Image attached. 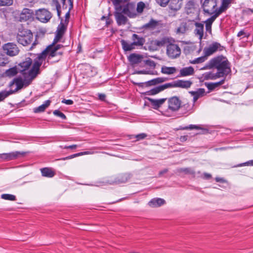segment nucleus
<instances>
[{"label": "nucleus", "mask_w": 253, "mask_h": 253, "mask_svg": "<svg viewBox=\"0 0 253 253\" xmlns=\"http://www.w3.org/2000/svg\"><path fill=\"white\" fill-rule=\"evenodd\" d=\"M63 47L64 46L62 44L52 42L34 59L33 63L34 68H37L40 71L41 66L46 57L47 61L49 62L54 57L58 56L61 57L63 52L59 50Z\"/></svg>", "instance_id": "obj_1"}, {"label": "nucleus", "mask_w": 253, "mask_h": 253, "mask_svg": "<svg viewBox=\"0 0 253 253\" xmlns=\"http://www.w3.org/2000/svg\"><path fill=\"white\" fill-rule=\"evenodd\" d=\"M208 66L210 68H215L217 72L223 77L226 78L231 70L230 63L225 56L223 55L217 56L211 59Z\"/></svg>", "instance_id": "obj_2"}, {"label": "nucleus", "mask_w": 253, "mask_h": 253, "mask_svg": "<svg viewBox=\"0 0 253 253\" xmlns=\"http://www.w3.org/2000/svg\"><path fill=\"white\" fill-rule=\"evenodd\" d=\"M40 73V71L38 69L34 68V65H33L32 68L28 71V77L22 80L21 78H18L14 80L15 84L16 85L15 90L20 89L24 86H27L31 84L32 81Z\"/></svg>", "instance_id": "obj_3"}, {"label": "nucleus", "mask_w": 253, "mask_h": 253, "mask_svg": "<svg viewBox=\"0 0 253 253\" xmlns=\"http://www.w3.org/2000/svg\"><path fill=\"white\" fill-rule=\"evenodd\" d=\"M33 40V35L31 31L22 27L18 28L16 36L17 42L23 46L30 44Z\"/></svg>", "instance_id": "obj_4"}, {"label": "nucleus", "mask_w": 253, "mask_h": 253, "mask_svg": "<svg viewBox=\"0 0 253 253\" xmlns=\"http://www.w3.org/2000/svg\"><path fill=\"white\" fill-rule=\"evenodd\" d=\"M181 54V49L179 45L175 43V41L171 39V41L167 45V54L171 59L178 57Z\"/></svg>", "instance_id": "obj_5"}, {"label": "nucleus", "mask_w": 253, "mask_h": 253, "mask_svg": "<svg viewBox=\"0 0 253 253\" xmlns=\"http://www.w3.org/2000/svg\"><path fill=\"white\" fill-rule=\"evenodd\" d=\"M202 7L205 13L212 15L215 14L217 10V0H205Z\"/></svg>", "instance_id": "obj_6"}, {"label": "nucleus", "mask_w": 253, "mask_h": 253, "mask_svg": "<svg viewBox=\"0 0 253 253\" xmlns=\"http://www.w3.org/2000/svg\"><path fill=\"white\" fill-rule=\"evenodd\" d=\"M3 52L8 56H14L18 54L20 50L14 42H7L2 45Z\"/></svg>", "instance_id": "obj_7"}, {"label": "nucleus", "mask_w": 253, "mask_h": 253, "mask_svg": "<svg viewBox=\"0 0 253 253\" xmlns=\"http://www.w3.org/2000/svg\"><path fill=\"white\" fill-rule=\"evenodd\" d=\"M35 15L38 20L43 23L47 22L52 17L51 13L45 8L36 10Z\"/></svg>", "instance_id": "obj_8"}, {"label": "nucleus", "mask_w": 253, "mask_h": 253, "mask_svg": "<svg viewBox=\"0 0 253 253\" xmlns=\"http://www.w3.org/2000/svg\"><path fill=\"white\" fill-rule=\"evenodd\" d=\"M33 60L31 58H27L25 61L20 63L18 65L19 72L21 73L24 78L28 77V71L30 67L31 66Z\"/></svg>", "instance_id": "obj_9"}, {"label": "nucleus", "mask_w": 253, "mask_h": 253, "mask_svg": "<svg viewBox=\"0 0 253 253\" xmlns=\"http://www.w3.org/2000/svg\"><path fill=\"white\" fill-rule=\"evenodd\" d=\"M121 10L125 15L130 18L136 15V6L133 2H127L122 5Z\"/></svg>", "instance_id": "obj_10"}, {"label": "nucleus", "mask_w": 253, "mask_h": 253, "mask_svg": "<svg viewBox=\"0 0 253 253\" xmlns=\"http://www.w3.org/2000/svg\"><path fill=\"white\" fill-rule=\"evenodd\" d=\"M224 47L217 42H213L204 48L203 52L207 57L212 55L217 51L223 50Z\"/></svg>", "instance_id": "obj_11"}, {"label": "nucleus", "mask_w": 253, "mask_h": 253, "mask_svg": "<svg viewBox=\"0 0 253 253\" xmlns=\"http://www.w3.org/2000/svg\"><path fill=\"white\" fill-rule=\"evenodd\" d=\"M168 109L172 112L178 111L181 107V100L176 96H173L169 99L168 101Z\"/></svg>", "instance_id": "obj_12"}, {"label": "nucleus", "mask_w": 253, "mask_h": 253, "mask_svg": "<svg viewBox=\"0 0 253 253\" xmlns=\"http://www.w3.org/2000/svg\"><path fill=\"white\" fill-rule=\"evenodd\" d=\"M114 16L118 25H125L127 21V17L124 15V14L121 8H116L115 10Z\"/></svg>", "instance_id": "obj_13"}, {"label": "nucleus", "mask_w": 253, "mask_h": 253, "mask_svg": "<svg viewBox=\"0 0 253 253\" xmlns=\"http://www.w3.org/2000/svg\"><path fill=\"white\" fill-rule=\"evenodd\" d=\"M34 12L32 9L24 8L21 12L19 15V21L21 22L26 21L33 17Z\"/></svg>", "instance_id": "obj_14"}, {"label": "nucleus", "mask_w": 253, "mask_h": 253, "mask_svg": "<svg viewBox=\"0 0 253 253\" xmlns=\"http://www.w3.org/2000/svg\"><path fill=\"white\" fill-rule=\"evenodd\" d=\"M192 84V82L190 81L178 80L171 83H169L170 85V88L178 87L184 88H189Z\"/></svg>", "instance_id": "obj_15"}, {"label": "nucleus", "mask_w": 253, "mask_h": 253, "mask_svg": "<svg viewBox=\"0 0 253 253\" xmlns=\"http://www.w3.org/2000/svg\"><path fill=\"white\" fill-rule=\"evenodd\" d=\"M25 153L18 151L0 154V158L6 161L17 159L20 155H24Z\"/></svg>", "instance_id": "obj_16"}, {"label": "nucleus", "mask_w": 253, "mask_h": 253, "mask_svg": "<svg viewBox=\"0 0 253 253\" xmlns=\"http://www.w3.org/2000/svg\"><path fill=\"white\" fill-rule=\"evenodd\" d=\"M66 27L62 23L58 25L55 38L52 42L57 43L61 40L63 37L65 31Z\"/></svg>", "instance_id": "obj_17"}, {"label": "nucleus", "mask_w": 253, "mask_h": 253, "mask_svg": "<svg viewBox=\"0 0 253 253\" xmlns=\"http://www.w3.org/2000/svg\"><path fill=\"white\" fill-rule=\"evenodd\" d=\"M169 86H170V85L169 84V83H166L150 89L146 92V94L149 95H155L167 88H170Z\"/></svg>", "instance_id": "obj_18"}, {"label": "nucleus", "mask_w": 253, "mask_h": 253, "mask_svg": "<svg viewBox=\"0 0 253 253\" xmlns=\"http://www.w3.org/2000/svg\"><path fill=\"white\" fill-rule=\"evenodd\" d=\"M145 27L150 30H154L162 28L163 24L161 21H157L151 19L148 23L145 24Z\"/></svg>", "instance_id": "obj_19"}, {"label": "nucleus", "mask_w": 253, "mask_h": 253, "mask_svg": "<svg viewBox=\"0 0 253 253\" xmlns=\"http://www.w3.org/2000/svg\"><path fill=\"white\" fill-rule=\"evenodd\" d=\"M183 0H169V7L170 9L177 11L182 7Z\"/></svg>", "instance_id": "obj_20"}, {"label": "nucleus", "mask_w": 253, "mask_h": 253, "mask_svg": "<svg viewBox=\"0 0 253 253\" xmlns=\"http://www.w3.org/2000/svg\"><path fill=\"white\" fill-rule=\"evenodd\" d=\"M132 40L133 41V44L135 47L142 46L145 42V39L143 37H140L136 34H133L132 35Z\"/></svg>", "instance_id": "obj_21"}, {"label": "nucleus", "mask_w": 253, "mask_h": 253, "mask_svg": "<svg viewBox=\"0 0 253 253\" xmlns=\"http://www.w3.org/2000/svg\"><path fill=\"white\" fill-rule=\"evenodd\" d=\"M231 1L232 0H222L221 5L219 8H217V10L215 14L219 16L221 13L226 10L230 6Z\"/></svg>", "instance_id": "obj_22"}, {"label": "nucleus", "mask_w": 253, "mask_h": 253, "mask_svg": "<svg viewBox=\"0 0 253 253\" xmlns=\"http://www.w3.org/2000/svg\"><path fill=\"white\" fill-rule=\"evenodd\" d=\"M128 60L132 64H136L141 63L143 56L136 53H131L128 57Z\"/></svg>", "instance_id": "obj_23"}, {"label": "nucleus", "mask_w": 253, "mask_h": 253, "mask_svg": "<svg viewBox=\"0 0 253 253\" xmlns=\"http://www.w3.org/2000/svg\"><path fill=\"white\" fill-rule=\"evenodd\" d=\"M148 99L150 102L153 108L154 109H158L165 103L167 99L161 98L159 99H155L149 98Z\"/></svg>", "instance_id": "obj_24"}, {"label": "nucleus", "mask_w": 253, "mask_h": 253, "mask_svg": "<svg viewBox=\"0 0 253 253\" xmlns=\"http://www.w3.org/2000/svg\"><path fill=\"white\" fill-rule=\"evenodd\" d=\"M194 74V69L191 67H184L179 71V77H186L193 75Z\"/></svg>", "instance_id": "obj_25"}, {"label": "nucleus", "mask_w": 253, "mask_h": 253, "mask_svg": "<svg viewBox=\"0 0 253 253\" xmlns=\"http://www.w3.org/2000/svg\"><path fill=\"white\" fill-rule=\"evenodd\" d=\"M220 77H223L217 72L215 73L212 72H208L203 74V78L205 80H214Z\"/></svg>", "instance_id": "obj_26"}, {"label": "nucleus", "mask_w": 253, "mask_h": 253, "mask_svg": "<svg viewBox=\"0 0 253 253\" xmlns=\"http://www.w3.org/2000/svg\"><path fill=\"white\" fill-rule=\"evenodd\" d=\"M190 93L193 96V103H195L200 97L205 95V90L204 88H200L198 89L196 91H190Z\"/></svg>", "instance_id": "obj_27"}, {"label": "nucleus", "mask_w": 253, "mask_h": 253, "mask_svg": "<svg viewBox=\"0 0 253 253\" xmlns=\"http://www.w3.org/2000/svg\"><path fill=\"white\" fill-rule=\"evenodd\" d=\"M196 29L194 30L195 35L199 36V40H201L204 36V24L201 23H195Z\"/></svg>", "instance_id": "obj_28"}, {"label": "nucleus", "mask_w": 253, "mask_h": 253, "mask_svg": "<svg viewBox=\"0 0 253 253\" xmlns=\"http://www.w3.org/2000/svg\"><path fill=\"white\" fill-rule=\"evenodd\" d=\"M165 203V201L161 198H154L149 202L148 205L152 208H156L161 206Z\"/></svg>", "instance_id": "obj_29"}, {"label": "nucleus", "mask_w": 253, "mask_h": 253, "mask_svg": "<svg viewBox=\"0 0 253 253\" xmlns=\"http://www.w3.org/2000/svg\"><path fill=\"white\" fill-rule=\"evenodd\" d=\"M40 170L42 176L44 177L51 178L55 175L54 171L50 168H42Z\"/></svg>", "instance_id": "obj_30"}, {"label": "nucleus", "mask_w": 253, "mask_h": 253, "mask_svg": "<svg viewBox=\"0 0 253 253\" xmlns=\"http://www.w3.org/2000/svg\"><path fill=\"white\" fill-rule=\"evenodd\" d=\"M218 16L214 14L211 16L210 18L205 21L206 29L207 31L211 33V25L214 20Z\"/></svg>", "instance_id": "obj_31"}, {"label": "nucleus", "mask_w": 253, "mask_h": 253, "mask_svg": "<svg viewBox=\"0 0 253 253\" xmlns=\"http://www.w3.org/2000/svg\"><path fill=\"white\" fill-rule=\"evenodd\" d=\"M225 78H226L224 77V78L223 79L221 80L219 82H216V83H206L205 85L207 86V87L210 91H212L215 88H216L219 87L220 85L223 84L225 82Z\"/></svg>", "instance_id": "obj_32"}, {"label": "nucleus", "mask_w": 253, "mask_h": 253, "mask_svg": "<svg viewBox=\"0 0 253 253\" xmlns=\"http://www.w3.org/2000/svg\"><path fill=\"white\" fill-rule=\"evenodd\" d=\"M131 175L128 173L120 174L116 178V182L118 183H124L127 182L131 178Z\"/></svg>", "instance_id": "obj_33"}, {"label": "nucleus", "mask_w": 253, "mask_h": 253, "mask_svg": "<svg viewBox=\"0 0 253 253\" xmlns=\"http://www.w3.org/2000/svg\"><path fill=\"white\" fill-rule=\"evenodd\" d=\"M121 42L122 48L125 51H131L135 48L132 42L129 43L124 40H122Z\"/></svg>", "instance_id": "obj_34"}, {"label": "nucleus", "mask_w": 253, "mask_h": 253, "mask_svg": "<svg viewBox=\"0 0 253 253\" xmlns=\"http://www.w3.org/2000/svg\"><path fill=\"white\" fill-rule=\"evenodd\" d=\"M50 102L49 100H46L42 105L35 108L34 109V112L36 113L44 112L46 108L50 105Z\"/></svg>", "instance_id": "obj_35"}, {"label": "nucleus", "mask_w": 253, "mask_h": 253, "mask_svg": "<svg viewBox=\"0 0 253 253\" xmlns=\"http://www.w3.org/2000/svg\"><path fill=\"white\" fill-rule=\"evenodd\" d=\"M171 39L172 38L165 37L160 40H155L154 41V44L159 47L163 46L165 45L167 46L170 41H171Z\"/></svg>", "instance_id": "obj_36"}, {"label": "nucleus", "mask_w": 253, "mask_h": 253, "mask_svg": "<svg viewBox=\"0 0 253 253\" xmlns=\"http://www.w3.org/2000/svg\"><path fill=\"white\" fill-rule=\"evenodd\" d=\"M176 69L174 67L163 66L161 68V72L164 74L170 75L176 72Z\"/></svg>", "instance_id": "obj_37"}, {"label": "nucleus", "mask_w": 253, "mask_h": 253, "mask_svg": "<svg viewBox=\"0 0 253 253\" xmlns=\"http://www.w3.org/2000/svg\"><path fill=\"white\" fill-rule=\"evenodd\" d=\"M18 72L16 67H13L6 70L4 74L6 77H12L15 76Z\"/></svg>", "instance_id": "obj_38"}, {"label": "nucleus", "mask_w": 253, "mask_h": 253, "mask_svg": "<svg viewBox=\"0 0 253 253\" xmlns=\"http://www.w3.org/2000/svg\"><path fill=\"white\" fill-rule=\"evenodd\" d=\"M187 30L188 27L186 22H182L177 28L176 33L177 34H184Z\"/></svg>", "instance_id": "obj_39"}, {"label": "nucleus", "mask_w": 253, "mask_h": 253, "mask_svg": "<svg viewBox=\"0 0 253 253\" xmlns=\"http://www.w3.org/2000/svg\"><path fill=\"white\" fill-rule=\"evenodd\" d=\"M15 90H10L9 91L3 90L0 92V102L3 101L5 98L15 92Z\"/></svg>", "instance_id": "obj_40"}, {"label": "nucleus", "mask_w": 253, "mask_h": 253, "mask_svg": "<svg viewBox=\"0 0 253 253\" xmlns=\"http://www.w3.org/2000/svg\"><path fill=\"white\" fill-rule=\"evenodd\" d=\"M207 59V56H206L205 54H204V56L198 57L193 61H191V63L192 64H199L203 62H204L206 59Z\"/></svg>", "instance_id": "obj_41"}, {"label": "nucleus", "mask_w": 253, "mask_h": 253, "mask_svg": "<svg viewBox=\"0 0 253 253\" xmlns=\"http://www.w3.org/2000/svg\"><path fill=\"white\" fill-rule=\"evenodd\" d=\"M1 198L4 200L9 201H15V196L9 194H3L1 195Z\"/></svg>", "instance_id": "obj_42"}, {"label": "nucleus", "mask_w": 253, "mask_h": 253, "mask_svg": "<svg viewBox=\"0 0 253 253\" xmlns=\"http://www.w3.org/2000/svg\"><path fill=\"white\" fill-rule=\"evenodd\" d=\"M181 129L184 130V129H203V127L200 125H190L188 126H185L182 128Z\"/></svg>", "instance_id": "obj_43"}, {"label": "nucleus", "mask_w": 253, "mask_h": 253, "mask_svg": "<svg viewBox=\"0 0 253 253\" xmlns=\"http://www.w3.org/2000/svg\"><path fill=\"white\" fill-rule=\"evenodd\" d=\"M194 104V103H193L192 104L187 103L183 104L182 106L181 105V107L185 112H189L192 110Z\"/></svg>", "instance_id": "obj_44"}, {"label": "nucleus", "mask_w": 253, "mask_h": 253, "mask_svg": "<svg viewBox=\"0 0 253 253\" xmlns=\"http://www.w3.org/2000/svg\"><path fill=\"white\" fill-rule=\"evenodd\" d=\"M145 5L143 2L140 1L137 3L136 11L138 13H142L145 8Z\"/></svg>", "instance_id": "obj_45"}, {"label": "nucleus", "mask_w": 253, "mask_h": 253, "mask_svg": "<svg viewBox=\"0 0 253 253\" xmlns=\"http://www.w3.org/2000/svg\"><path fill=\"white\" fill-rule=\"evenodd\" d=\"M112 2L115 10L116 9V8H121L122 4L123 3V0H111Z\"/></svg>", "instance_id": "obj_46"}, {"label": "nucleus", "mask_w": 253, "mask_h": 253, "mask_svg": "<svg viewBox=\"0 0 253 253\" xmlns=\"http://www.w3.org/2000/svg\"><path fill=\"white\" fill-rule=\"evenodd\" d=\"M53 114L55 116L59 117H60V118H61L63 120H65L66 119V117L65 115V114L64 113H63L62 112H61V111H60L59 110H54L53 112Z\"/></svg>", "instance_id": "obj_47"}, {"label": "nucleus", "mask_w": 253, "mask_h": 253, "mask_svg": "<svg viewBox=\"0 0 253 253\" xmlns=\"http://www.w3.org/2000/svg\"><path fill=\"white\" fill-rule=\"evenodd\" d=\"M13 0H0V6H9L12 4Z\"/></svg>", "instance_id": "obj_48"}, {"label": "nucleus", "mask_w": 253, "mask_h": 253, "mask_svg": "<svg viewBox=\"0 0 253 253\" xmlns=\"http://www.w3.org/2000/svg\"><path fill=\"white\" fill-rule=\"evenodd\" d=\"M147 136V134L145 133H141L136 135L134 136L136 139L137 141L144 139Z\"/></svg>", "instance_id": "obj_49"}, {"label": "nucleus", "mask_w": 253, "mask_h": 253, "mask_svg": "<svg viewBox=\"0 0 253 253\" xmlns=\"http://www.w3.org/2000/svg\"><path fill=\"white\" fill-rule=\"evenodd\" d=\"M156 2L162 7H166L169 0H155Z\"/></svg>", "instance_id": "obj_50"}, {"label": "nucleus", "mask_w": 253, "mask_h": 253, "mask_svg": "<svg viewBox=\"0 0 253 253\" xmlns=\"http://www.w3.org/2000/svg\"><path fill=\"white\" fill-rule=\"evenodd\" d=\"M155 80H156V84H158L162 83H163V82L167 81L168 78H165V77H159V78H155Z\"/></svg>", "instance_id": "obj_51"}, {"label": "nucleus", "mask_w": 253, "mask_h": 253, "mask_svg": "<svg viewBox=\"0 0 253 253\" xmlns=\"http://www.w3.org/2000/svg\"><path fill=\"white\" fill-rule=\"evenodd\" d=\"M61 102L62 103L66 104L67 105H72L74 103L73 101L71 99H65L62 100Z\"/></svg>", "instance_id": "obj_52"}, {"label": "nucleus", "mask_w": 253, "mask_h": 253, "mask_svg": "<svg viewBox=\"0 0 253 253\" xmlns=\"http://www.w3.org/2000/svg\"><path fill=\"white\" fill-rule=\"evenodd\" d=\"M61 147L63 149H76L77 147V145L76 144H74V145H69V146H65L64 147L61 146Z\"/></svg>", "instance_id": "obj_53"}, {"label": "nucleus", "mask_w": 253, "mask_h": 253, "mask_svg": "<svg viewBox=\"0 0 253 253\" xmlns=\"http://www.w3.org/2000/svg\"><path fill=\"white\" fill-rule=\"evenodd\" d=\"M146 84L148 86L154 85L157 84L156 83L155 79H152L151 80L148 81L147 82H146Z\"/></svg>", "instance_id": "obj_54"}, {"label": "nucleus", "mask_w": 253, "mask_h": 253, "mask_svg": "<svg viewBox=\"0 0 253 253\" xmlns=\"http://www.w3.org/2000/svg\"><path fill=\"white\" fill-rule=\"evenodd\" d=\"M241 36H243L244 37H248V35H246V33L244 32V30H241L237 34V37H241Z\"/></svg>", "instance_id": "obj_55"}, {"label": "nucleus", "mask_w": 253, "mask_h": 253, "mask_svg": "<svg viewBox=\"0 0 253 253\" xmlns=\"http://www.w3.org/2000/svg\"><path fill=\"white\" fill-rule=\"evenodd\" d=\"M52 2L55 5L56 8L61 9V5L58 0H52Z\"/></svg>", "instance_id": "obj_56"}, {"label": "nucleus", "mask_w": 253, "mask_h": 253, "mask_svg": "<svg viewBox=\"0 0 253 253\" xmlns=\"http://www.w3.org/2000/svg\"><path fill=\"white\" fill-rule=\"evenodd\" d=\"M246 165L253 166V160L249 161L245 163L242 164L240 165V166H246Z\"/></svg>", "instance_id": "obj_57"}, {"label": "nucleus", "mask_w": 253, "mask_h": 253, "mask_svg": "<svg viewBox=\"0 0 253 253\" xmlns=\"http://www.w3.org/2000/svg\"><path fill=\"white\" fill-rule=\"evenodd\" d=\"M187 137H188L187 135L181 136L179 138V140L181 142H183L187 140Z\"/></svg>", "instance_id": "obj_58"}, {"label": "nucleus", "mask_w": 253, "mask_h": 253, "mask_svg": "<svg viewBox=\"0 0 253 253\" xmlns=\"http://www.w3.org/2000/svg\"><path fill=\"white\" fill-rule=\"evenodd\" d=\"M245 12L247 14H249V15L252 14L253 13V9H251V8H248L245 10Z\"/></svg>", "instance_id": "obj_59"}, {"label": "nucleus", "mask_w": 253, "mask_h": 253, "mask_svg": "<svg viewBox=\"0 0 253 253\" xmlns=\"http://www.w3.org/2000/svg\"><path fill=\"white\" fill-rule=\"evenodd\" d=\"M98 97L99 99L101 100H104L106 97V95L104 94H99Z\"/></svg>", "instance_id": "obj_60"}, {"label": "nucleus", "mask_w": 253, "mask_h": 253, "mask_svg": "<svg viewBox=\"0 0 253 253\" xmlns=\"http://www.w3.org/2000/svg\"><path fill=\"white\" fill-rule=\"evenodd\" d=\"M204 178L207 179H209L211 177V174H209V173H205L204 174Z\"/></svg>", "instance_id": "obj_61"}, {"label": "nucleus", "mask_w": 253, "mask_h": 253, "mask_svg": "<svg viewBox=\"0 0 253 253\" xmlns=\"http://www.w3.org/2000/svg\"><path fill=\"white\" fill-rule=\"evenodd\" d=\"M81 156L84 155H88V154H93V152H91L90 151H84L80 152Z\"/></svg>", "instance_id": "obj_62"}, {"label": "nucleus", "mask_w": 253, "mask_h": 253, "mask_svg": "<svg viewBox=\"0 0 253 253\" xmlns=\"http://www.w3.org/2000/svg\"><path fill=\"white\" fill-rule=\"evenodd\" d=\"M168 172V169H165L159 172V176H161L162 174H163L164 173H165L166 172Z\"/></svg>", "instance_id": "obj_63"}, {"label": "nucleus", "mask_w": 253, "mask_h": 253, "mask_svg": "<svg viewBox=\"0 0 253 253\" xmlns=\"http://www.w3.org/2000/svg\"><path fill=\"white\" fill-rule=\"evenodd\" d=\"M72 158H73V155H72L69 156L68 157L63 158L61 159V160H66L71 159H72Z\"/></svg>", "instance_id": "obj_64"}]
</instances>
